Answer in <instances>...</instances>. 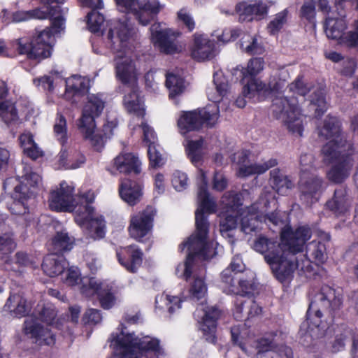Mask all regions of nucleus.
I'll return each instance as SVG.
<instances>
[{"mask_svg": "<svg viewBox=\"0 0 358 358\" xmlns=\"http://www.w3.org/2000/svg\"><path fill=\"white\" fill-rule=\"evenodd\" d=\"M264 67V61L262 58L255 57L249 60L247 67L242 68L243 75V94L245 97L254 101H263L270 94V87L264 83L261 80L256 78Z\"/></svg>", "mask_w": 358, "mask_h": 358, "instance_id": "2eb2a0df", "label": "nucleus"}, {"mask_svg": "<svg viewBox=\"0 0 358 358\" xmlns=\"http://www.w3.org/2000/svg\"><path fill=\"white\" fill-rule=\"evenodd\" d=\"M310 237V229L307 227H300L292 231L289 226H285L280 233V243L260 236L255 241L253 249L264 255L275 278L283 282L294 268L290 260L285 259L287 249L298 251L304 241Z\"/></svg>", "mask_w": 358, "mask_h": 358, "instance_id": "7ed1b4c3", "label": "nucleus"}, {"mask_svg": "<svg viewBox=\"0 0 358 358\" xmlns=\"http://www.w3.org/2000/svg\"><path fill=\"white\" fill-rule=\"evenodd\" d=\"M158 145H150L148 147V155L150 159V164L152 167H160L165 163V159L157 148Z\"/></svg>", "mask_w": 358, "mask_h": 358, "instance_id": "bf43d9fd", "label": "nucleus"}, {"mask_svg": "<svg viewBox=\"0 0 358 358\" xmlns=\"http://www.w3.org/2000/svg\"><path fill=\"white\" fill-rule=\"evenodd\" d=\"M84 278H94L93 277H83L80 278V272L77 267H70L67 270L66 277L64 280L66 284L69 286L78 285L79 289L81 292V287L83 285V280Z\"/></svg>", "mask_w": 358, "mask_h": 358, "instance_id": "680f3d73", "label": "nucleus"}, {"mask_svg": "<svg viewBox=\"0 0 358 358\" xmlns=\"http://www.w3.org/2000/svg\"><path fill=\"white\" fill-rule=\"evenodd\" d=\"M110 346L113 348L112 358H168L159 341L148 336L137 337L130 333L122 324L110 338Z\"/></svg>", "mask_w": 358, "mask_h": 358, "instance_id": "39448f33", "label": "nucleus"}, {"mask_svg": "<svg viewBox=\"0 0 358 358\" xmlns=\"http://www.w3.org/2000/svg\"><path fill=\"white\" fill-rule=\"evenodd\" d=\"M150 31L151 42L161 52L173 55L185 49V45L177 40L181 33L166 27L164 23H153L150 27Z\"/></svg>", "mask_w": 358, "mask_h": 358, "instance_id": "6ab92c4d", "label": "nucleus"}, {"mask_svg": "<svg viewBox=\"0 0 358 358\" xmlns=\"http://www.w3.org/2000/svg\"><path fill=\"white\" fill-rule=\"evenodd\" d=\"M114 167L120 173L138 174L141 171V162L131 152H122L113 161Z\"/></svg>", "mask_w": 358, "mask_h": 358, "instance_id": "2f4dec72", "label": "nucleus"}, {"mask_svg": "<svg viewBox=\"0 0 358 358\" xmlns=\"http://www.w3.org/2000/svg\"><path fill=\"white\" fill-rule=\"evenodd\" d=\"M0 117L10 127L18 125L22 122L18 105L16 106L10 101L0 103Z\"/></svg>", "mask_w": 358, "mask_h": 358, "instance_id": "37998d69", "label": "nucleus"}, {"mask_svg": "<svg viewBox=\"0 0 358 358\" xmlns=\"http://www.w3.org/2000/svg\"><path fill=\"white\" fill-rule=\"evenodd\" d=\"M104 95L103 94H90L85 103L82 115L78 120V127L85 139L92 144L101 141L102 136L96 128L95 119L100 116L105 108Z\"/></svg>", "mask_w": 358, "mask_h": 358, "instance_id": "f8f14e48", "label": "nucleus"}, {"mask_svg": "<svg viewBox=\"0 0 358 358\" xmlns=\"http://www.w3.org/2000/svg\"><path fill=\"white\" fill-rule=\"evenodd\" d=\"M270 183L272 188L280 194H285L293 187L292 182L284 176L278 169H273L270 172Z\"/></svg>", "mask_w": 358, "mask_h": 358, "instance_id": "09e8293b", "label": "nucleus"}, {"mask_svg": "<svg viewBox=\"0 0 358 358\" xmlns=\"http://www.w3.org/2000/svg\"><path fill=\"white\" fill-rule=\"evenodd\" d=\"M155 214V209L148 206L143 210L131 215L128 228L131 237L140 242L148 238L153 227Z\"/></svg>", "mask_w": 358, "mask_h": 358, "instance_id": "4be33fe9", "label": "nucleus"}, {"mask_svg": "<svg viewBox=\"0 0 358 358\" xmlns=\"http://www.w3.org/2000/svg\"><path fill=\"white\" fill-rule=\"evenodd\" d=\"M64 28V19L61 16L54 17L50 28L41 31L31 41L27 38H19L13 41L12 45L19 54L26 55L31 59L41 60L50 56L55 35Z\"/></svg>", "mask_w": 358, "mask_h": 358, "instance_id": "0eeeda50", "label": "nucleus"}, {"mask_svg": "<svg viewBox=\"0 0 358 358\" xmlns=\"http://www.w3.org/2000/svg\"><path fill=\"white\" fill-rule=\"evenodd\" d=\"M287 18V10L285 9L278 13L273 20L268 25V30L271 34L278 33L286 23Z\"/></svg>", "mask_w": 358, "mask_h": 358, "instance_id": "e2e57ef3", "label": "nucleus"}, {"mask_svg": "<svg viewBox=\"0 0 358 358\" xmlns=\"http://www.w3.org/2000/svg\"><path fill=\"white\" fill-rule=\"evenodd\" d=\"M184 146L187 157L192 164L196 166L202 160L204 155L203 139L202 138L186 139L184 142Z\"/></svg>", "mask_w": 358, "mask_h": 358, "instance_id": "a18cd8bd", "label": "nucleus"}, {"mask_svg": "<svg viewBox=\"0 0 358 358\" xmlns=\"http://www.w3.org/2000/svg\"><path fill=\"white\" fill-rule=\"evenodd\" d=\"M31 305L20 294H10L4 305V311L11 315L21 317L28 314L31 310Z\"/></svg>", "mask_w": 358, "mask_h": 358, "instance_id": "f704fd0d", "label": "nucleus"}, {"mask_svg": "<svg viewBox=\"0 0 358 358\" xmlns=\"http://www.w3.org/2000/svg\"><path fill=\"white\" fill-rule=\"evenodd\" d=\"M141 125L143 132V141L146 143L148 147L150 145L157 144V137L152 127L146 122L141 120Z\"/></svg>", "mask_w": 358, "mask_h": 358, "instance_id": "338daca9", "label": "nucleus"}, {"mask_svg": "<svg viewBox=\"0 0 358 358\" xmlns=\"http://www.w3.org/2000/svg\"><path fill=\"white\" fill-rule=\"evenodd\" d=\"M341 45L352 48L358 45V30L355 28L352 31L344 33L343 38L340 41Z\"/></svg>", "mask_w": 358, "mask_h": 358, "instance_id": "774afa93", "label": "nucleus"}, {"mask_svg": "<svg viewBox=\"0 0 358 358\" xmlns=\"http://www.w3.org/2000/svg\"><path fill=\"white\" fill-rule=\"evenodd\" d=\"M21 146L24 152L33 159L38 158L42 155L41 150L35 143L33 136L29 132H24L20 136Z\"/></svg>", "mask_w": 358, "mask_h": 358, "instance_id": "3c124183", "label": "nucleus"}, {"mask_svg": "<svg viewBox=\"0 0 358 358\" xmlns=\"http://www.w3.org/2000/svg\"><path fill=\"white\" fill-rule=\"evenodd\" d=\"M245 268L241 258L239 256L233 257L228 268L221 273L220 287L223 292L228 294L249 295L254 293L255 283L252 280L240 279L238 286L235 285V274L242 272Z\"/></svg>", "mask_w": 358, "mask_h": 358, "instance_id": "aec40b11", "label": "nucleus"}, {"mask_svg": "<svg viewBox=\"0 0 358 358\" xmlns=\"http://www.w3.org/2000/svg\"><path fill=\"white\" fill-rule=\"evenodd\" d=\"M133 34L134 28L130 24L113 20L108 22L105 42L107 48L115 55L117 78L131 86L135 85L139 75L129 45Z\"/></svg>", "mask_w": 358, "mask_h": 358, "instance_id": "20e7f679", "label": "nucleus"}, {"mask_svg": "<svg viewBox=\"0 0 358 358\" xmlns=\"http://www.w3.org/2000/svg\"><path fill=\"white\" fill-rule=\"evenodd\" d=\"M56 315L55 308L52 303H38L32 315L24 321V334L40 345H53L55 338L49 327L54 325Z\"/></svg>", "mask_w": 358, "mask_h": 358, "instance_id": "6e6552de", "label": "nucleus"}, {"mask_svg": "<svg viewBox=\"0 0 358 358\" xmlns=\"http://www.w3.org/2000/svg\"><path fill=\"white\" fill-rule=\"evenodd\" d=\"M16 243L13 234L6 226H0V257L4 258L5 262L9 259L8 255L15 248Z\"/></svg>", "mask_w": 358, "mask_h": 358, "instance_id": "49530a36", "label": "nucleus"}, {"mask_svg": "<svg viewBox=\"0 0 358 358\" xmlns=\"http://www.w3.org/2000/svg\"><path fill=\"white\" fill-rule=\"evenodd\" d=\"M220 315V311L215 307H208L201 303L197 307L194 317L199 324V328L203 331L206 339L209 342L215 341L216 320Z\"/></svg>", "mask_w": 358, "mask_h": 358, "instance_id": "b1692460", "label": "nucleus"}, {"mask_svg": "<svg viewBox=\"0 0 358 358\" xmlns=\"http://www.w3.org/2000/svg\"><path fill=\"white\" fill-rule=\"evenodd\" d=\"M289 77V71L284 67L279 69L278 71H275L273 74L268 85H267V87H270V85L271 84L270 94L272 91L279 90L281 88L283 83L286 81Z\"/></svg>", "mask_w": 358, "mask_h": 358, "instance_id": "4d7b16f0", "label": "nucleus"}, {"mask_svg": "<svg viewBox=\"0 0 358 358\" xmlns=\"http://www.w3.org/2000/svg\"><path fill=\"white\" fill-rule=\"evenodd\" d=\"M58 230L51 241L52 250L55 252L70 250L73 244V238L68 235L66 229L58 224Z\"/></svg>", "mask_w": 358, "mask_h": 358, "instance_id": "de8ad7c7", "label": "nucleus"}, {"mask_svg": "<svg viewBox=\"0 0 358 358\" xmlns=\"http://www.w3.org/2000/svg\"><path fill=\"white\" fill-rule=\"evenodd\" d=\"M177 20L190 31L195 28V22L187 8H182L177 12Z\"/></svg>", "mask_w": 358, "mask_h": 358, "instance_id": "69168bd1", "label": "nucleus"}, {"mask_svg": "<svg viewBox=\"0 0 358 358\" xmlns=\"http://www.w3.org/2000/svg\"><path fill=\"white\" fill-rule=\"evenodd\" d=\"M317 129L320 138L327 141L321 150L322 157L325 161L335 159L340 152L353 151V145L347 140L342 131L341 122L337 117L327 116Z\"/></svg>", "mask_w": 358, "mask_h": 358, "instance_id": "1a4fd4ad", "label": "nucleus"}, {"mask_svg": "<svg viewBox=\"0 0 358 358\" xmlns=\"http://www.w3.org/2000/svg\"><path fill=\"white\" fill-rule=\"evenodd\" d=\"M118 11L132 15L143 26L148 25L163 8L158 0H114Z\"/></svg>", "mask_w": 358, "mask_h": 358, "instance_id": "f3484780", "label": "nucleus"}, {"mask_svg": "<svg viewBox=\"0 0 358 358\" xmlns=\"http://www.w3.org/2000/svg\"><path fill=\"white\" fill-rule=\"evenodd\" d=\"M68 266L69 264L63 256L50 254L44 258L42 268L46 275L55 277L62 274Z\"/></svg>", "mask_w": 358, "mask_h": 358, "instance_id": "58836bf2", "label": "nucleus"}, {"mask_svg": "<svg viewBox=\"0 0 358 358\" xmlns=\"http://www.w3.org/2000/svg\"><path fill=\"white\" fill-rule=\"evenodd\" d=\"M73 192V186L65 181L62 182L59 187L51 192L49 207L56 211L73 212L75 218L76 208L86 204L85 195L89 191L78 195H74Z\"/></svg>", "mask_w": 358, "mask_h": 358, "instance_id": "a211bd4d", "label": "nucleus"}, {"mask_svg": "<svg viewBox=\"0 0 358 358\" xmlns=\"http://www.w3.org/2000/svg\"><path fill=\"white\" fill-rule=\"evenodd\" d=\"M20 177V184L14 188L13 194L15 200L11 208L15 214H24L27 212L29 203L34 199L38 191L42 187L41 176L27 164L22 166V173Z\"/></svg>", "mask_w": 358, "mask_h": 358, "instance_id": "9d476101", "label": "nucleus"}, {"mask_svg": "<svg viewBox=\"0 0 358 358\" xmlns=\"http://www.w3.org/2000/svg\"><path fill=\"white\" fill-rule=\"evenodd\" d=\"M94 198V192L89 190L85 195L86 204L76 208L74 220L87 236L100 240L106 235V226L103 216L96 213L91 205Z\"/></svg>", "mask_w": 358, "mask_h": 358, "instance_id": "9b49d317", "label": "nucleus"}, {"mask_svg": "<svg viewBox=\"0 0 358 358\" xmlns=\"http://www.w3.org/2000/svg\"><path fill=\"white\" fill-rule=\"evenodd\" d=\"M220 107L215 103L202 109L181 112L177 121L180 134L185 136L198 130L204 123L210 127L215 126L219 119Z\"/></svg>", "mask_w": 358, "mask_h": 358, "instance_id": "dca6fc26", "label": "nucleus"}, {"mask_svg": "<svg viewBox=\"0 0 358 358\" xmlns=\"http://www.w3.org/2000/svg\"><path fill=\"white\" fill-rule=\"evenodd\" d=\"M171 184L177 192L184 191L189 185L187 175L182 171H175L172 175Z\"/></svg>", "mask_w": 358, "mask_h": 358, "instance_id": "052dcab7", "label": "nucleus"}, {"mask_svg": "<svg viewBox=\"0 0 358 358\" xmlns=\"http://www.w3.org/2000/svg\"><path fill=\"white\" fill-rule=\"evenodd\" d=\"M308 240H306L303 243L301 249L298 251H292V250L287 249L285 254V259H288L294 265V268L292 273L287 275L285 280L290 278L296 269H299L304 273H309L313 270V264L311 261L307 258L305 255L299 254L303 251L304 245Z\"/></svg>", "mask_w": 358, "mask_h": 358, "instance_id": "e433bc0d", "label": "nucleus"}, {"mask_svg": "<svg viewBox=\"0 0 358 358\" xmlns=\"http://www.w3.org/2000/svg\"><path fill=\"white\" fill-rule=\"evenodd\" d=\"M249 152L241 150L236 152L232 160L238 165L237 176L245 178L252 175L265 173L270 168L276 165L275 159H271L266 162L251 164L248 161Z\"/></svg>", "mask_w": 358, "mask_h": 358, "instance_id": "5701e85b", "label": "nucleus"}, {"mask_svg": "<svg viewBox=\"0 0 358 358\" xmlns=\"http://www.w3.org/2000/svg\"><path fill=\"white\" fill-rule=\"evenodd\" d=\"M241 46L244 52L250 55H261L264 50L257 36L245 35L241 38Z\"/></svg>", "mask_w": 358, "mask_h": 358, "instance_id": "603ef678", "label": "nucleus"}, {"mask_svg": "<svg viewBox=\"0 0 358 358\" xmlns=\"http://www.w3.org/2000/svg\"><path fill=\"white\" fill-rule=\"evenodd\" d=\"M59 9V7L48 8L45 10L42 8H36L29 11H18L13 15V21L15 22H20L27 21L31 19L43 20L49 17L54 19L56 16V11Z\"/></svg>", "mask_w": 358, "mask_h": 358, "instance_id": "ea45409f", "label": "nucleus"}, {"mask_svg": "<svg viewBox=\"0 0 358 358\" xmlns=\"http://www.w3.org/2000/svg\"><path fill=\"white\" fill-rule=\"evenodd\" d=\"M33 84L38 88L41 87L44 91L52 93L59 90V87L64 85V77L61 73L52 71L48 74L34 78Z\"/></svg>", "mask_w": 358, "mask_h": 358, "instance_id": "c9c22d12", "label": "nucleus"}, {"mask_svg": "<svg viewBox=\"0 0 358 358\" xmlns=\"http://www.w3.org/2000/svg\"><path fill=\"white\" fill-rule=\"evenodd\" d=\"M82 282L81 294L85 297L97 295L103 308L110 309L120 302L113 282L97 278H84Z\"/></svg>", "mask_w": 358, "mask_h": 358, "instance_id": "412c9836", "label": "nucleus"}, {"mask_svg": "<svg viewBox=\"0 0 358 358\" xmlns=\"http://www.w3.org/2000/svg\"><path fill=\"white\" fill-rule=\"evenodd\" d=\"M275 204V195L272 191L264 189L262 192L259 203H255L250 208H241L240 198L238 194L231 192H226L221 199L223 206L220 216V231L224 238L233 242L234 231L238 226L237 217H241V228L245 234L255 231L262 222H271L274 225L282 223L278 213H273L268 215H263L270 203Z\"/></svg>", "mask_w": 358, "mask_h": 358, "instance_id": "f03ea898", "label": "nucleus"}, {"mask_svg": "<svg viewBox=\"0 0 358 358\" xmlns=\"http://www.w3.org/2000/svg\"><path fill=\"white\" fill-rule=\"evenodd\" d=\"M116 255L119 263L129 272L135 273L142 264L143 252L136 245L120 248Z\"/></svg>", "mask_w": 358, "mask_h": 358, "instance_id": "7c9ffc66", "label": "nucleus"}, {"mask_svg": "<svg viewBox=\"0 0 358 358\" xmlns=\"http://www.w3.org/2000/svg\"><path fill=\"white\" fill-rule=\"evenodd\" d=\"M310 256L317 265L323 264L327 259L326 246L321 242L313 241L308 248Z\"/></svg>", "mask_w": 358, "mask_h": 358, "instance_id": "6e6d98bb", "label": "nucleus"}, {"mask_svg": "<svg viewBox=\"0 0 358 358\" xmlns=\"http://www.w3.org/2000/svg\"><path fill=\"white\" fill-rule=\"evenodd\" d=\"M215 44L213 41L203 34L196 33L193 35L191 46V56L199 62H203L213 58Z\"/></svg>", "mask_w": 358, "mask_h": 358, "instance_id": "c756f323", "label": "nucleus"}, {"mask_svg": "<svg viewBox=\"0 0 358 358\" xmlns=\"http://www.w3.org/2000/svg\"><path fill=\"white\" fill-rule=\"evenodd\" d=\"M104 22V17L98 11L93 10L87 15V24L92 32H98Z\"/></svg>", "mask_w": 358, "mask_h": 358, "instance_id": "0e129e2a", "label": "nucleus"}, {"mask_svg": "<svg viewBox=\"0 0 358 358\" xmlns=\"http://www.w3.org/2000/svg\"><path fill=\"white\" fill-rule=\"evenodd\" d=\"M166 86L169 90L170 98L174 99L184 93L187 83L178 73L168 72L166 75Z\"/></svg>", "mask_w": 358, "mask_h": 358, "instance_id": "c03bdc74", "label": "nucleus"}, {"mask_svg": "<svg viewBox=\"0 0 358 358\" xmlns=\"http://www.w3.org/2000/svg\"><path fill=\"white\" fill-rule=\"evenodd\" d=\"M256 287H257V286L255 285V288ZM255 290H256V289ZM254 292H255V291H254ZM255 293H253L252 294H249L248 296H252ZM239 295H240V296L236 299V303H235V311L234 313V315L236 320H241L243 317L242 313H243V304H247L248 306H249V310L248 312V316L255 317V316H257V315H259L261 314L262 308L255 301H254L251 299H248L247 301H243L242 299L243 295H241V294H239ZM244 296H246V295L244 294Z\"/></svg>", "mask_w": 358, "mask_h": 358, "instance_id": "8fccbe9b", "label": "nucleus"}, {"mask_svg": "<svg viewBox=\"0 0 358 358\" xmlns=\"http://www.w3.org/2000/svg\"><path fill=\"white\" fill-rule=\"evenodd\" d=\"M229 84L222 71L213 75V85L207 90L208 99L214 103H220L229 92Z\"/></svg>", "mask_w": 358, "mask_h": 358, "instance_id": "473e14b6", "label": "nucleus"}, {"mask_svg": "<svg viewBox=\"0 0 358 358\" xmlns=\"http://www.w3.org/2000/svg\"><path fill=\"white\" fill-rule=\"evenodd\" d=\"M341 304L340 294L331 287L323 286L310 303L307 319L301 327V332L303 334L304 331L305 335L315 338L323 336L328 327L326 322L321 320V311H335Z\"/></svg>", "mask_w": 358, "mask_h": 358, "instance_id": "423d86ee", "label": "nucleus"}, {"mask_svg": "<svg viewBox=\"0 0 358 358\" xmlns=\"http://www.w3.org/2000/svg\"><path fill=\"white\" fill-rule=\"evenodd\" d=\"M323 180L315 173H303L299 180L300 198L309 205L319 199Z\"/></svg>", "mask_w": 358, "mask_h": 358, "instance_id": "bb28decb", "label": "nucleus"}, {"mask_svg": "<svg viewBox=\"0 0 358 358\" xmlns=\"http://www.w3.org/2000/svg\"><path fill=\"white\" fill-rule=\"evenodd\" d=\"M354 3L346 4L343 8H340L335 3V8L337 11V16L334 13L326 17L324 23V31L327 36L332 40L337 41L340 43V41L343 36L345 31L348 25L345 20V10Z\"/></svg>", "mask_w": 358, "mask_h": 358, "instance_id": "cd10ccee", "label": "nucleus"}, {"mask_svg": "<svg viewBox=\"0 0 358 358\" xmlns=\"http://www.w3.org/2000/svg\"><path fill=\"white\" fill-rule=\"evenodd\" d=\"M278 338H263L257 341V352L254 358H292V350L278 344Z\"/></svg>", "mask_w": 358, "mask_h": 358, "instance_id": "c85d7f7f", "label": "nucleus"}, {"mask_svg": "<svg viewBox=\"0 0 358 358\" xmlns=\"http://www.w3.org/2000/svg\"><path fill=\"white\" fill-rule=\"evenodd\" d=\"M133 87L131 91L124 97V106L129 113H133L137 118H143L145 113L143 101L137 89Z\"/></svg>", "mask_w": 358, "mask_h": 358, "instance_id": "a19ab883", "label": "nucleus"}, {"mask_svg": "<svg viewBox=\"0 0 358 358\" xmlns=\"http://www.w3.org/2000/svg\"><path fill=\"white\" fill-rule=\"evenodd\" d=\"M308 107L310 112L314 111L316 117L321 116L327 110V103L322 90L315 92L311 95Z\"/></svg>", "mask_w": 358, "mask_h": 358, "instance_id": "5fc2aeb1", "label": "nucleus"}, {"mask_svg": "<svg viewBox=\"0 0 358 358\" xmlns=\"http://www.w3.org/2000/svg\"><path fill=\"white\" fill-rule=\"evenodd\" d=\"M327 207L336 215L346 213L350 207L346 190L343 187L336 189L333 199L327 202Z\"/></svg>", "mask_w": 358, "mask_h": 358, "instance_id": "79ce46f5", "label": "nucleus"}, {"mask_svg": "<svg viewBox=\"0 0 358 358\" xmlns=\"http://www.w3.org/2000/svg\"><path fill=\"white\" fill-rule=\"evenodd\" d=\"M268 6L262 0H247L238 2L234 10V13L241 22H251L261 20L268 13Z\"/></svg>", "mask_w": 358, "mask_h": 358, "instance_id": "393cba45", "label": "nucleus"}, {"mask_svg": "<svg viewBox=\"0 0 358 358\" xmlns=\"http://www.w3.org/2000/svg\"><path fill=\"white\" fill-rule=\"evenodd\" d=\"M198 180L199 206L195 212L196 229L180 245L179 250L186 251L187 259L184 264H178L176 268V274L188 282V296L194 301L203 299L208 291L205 268L197 271L196 263L198 260H207L215 256L217 245L208 237L209 223L205 214L215 213L216 203L208 194V178L203 169L199 170Z\"/></svg>", "mask_w": 358, "mask_h": 358, "instance_id": "f257e3e1", "label": "nucleus"}, {"mask_svg": "<svg viewBox=\"0 0 358 358\" xmlns=\"http://www.w3.org/2000/svg\"><path fill=\"white\" fill-rule=\"evenodd\" d=\"M180 299L176 296L164 293L155 299L156 308L159 309L167 308L170 313L180 308Z\"/></svg>", "mask_w": 358, "mask_h": 358, "instance_id": "864d4df0", "label": "nucleus"}, {"mask_svg": "<svg viewBox=\"0 0 358 358\" xmlns=\"http://www.w3.org/2000/svg\"><path fill=\"white\" fill-rule=\"evenodd\" d=\"M53 130L56 138L62 145L57 156L56 168L76 169L80 167L85 163V158L75 145L68 143L66 120L60 113H57Z\"/></svg>", "mask_w": 358, "mask_h": 358, "instance_id": "ddd939ff", "label": "nucleus"}, {"mask_svg": "<svg viewBox=\"0 0 358 358\" xmlns=\"http://www.w3.org/2000/svg\"><path fill=\"white\" fill-rule=\"evenodd\" d=\"M119 194L124 201L129 206H134L141 199L142 187L135 181L124 180L120 185Z\"/></svg>", "mask_w": 358, "mask_h": 358, "instance_id": "72a5a7b5", "label": "nucleus"}, {"mask_svg": "<svg viewBox=\"0 0 358 358\" xmlns=\"http://www.w3.org/2000/svg\"><path fill=\"white\" fill-rule=\"evenodd\" d=\"M64 84L66 86L64 94L65 99L73 102L75 100L73 99L75 96L80 95L87 89L89 80L80 76H73L66 80L64 79Z\"/></svg>", "mask_w": 358, "mask_h": 358, "instance_id": "4c0bfd02", "label": "nucleus"}, {"mask_svg": "<svg viewBox=\"0 0 358 358\" xmlns=\"http://www.w3.org/2000/svg\"><path fill=\"white\" fill-rule=\"evenodd\" d=\"M273 116L280 120L287 130L296 136H301L303 131V115L295 97L277 96L273 100Z\"/></svg>", "mask_w": 358, "mask_h": 358, "instance_id": "4468645a", "label": "nucleus"}, {"mask_svg": "<svg viewBox=\"0 0 358 358\" xmlns=\"http://www.w3.org/2000/svg\"><path fill=\"white\" fill-rule=\"evenodd\" d=\"M352 151L340 152L335 159L331 162L325 161L324 164H331V169L327 173V178L335 183L342 182L350 175V171L352 166V159L350 157Z\"/></svg>", "mask_w": 358, "mask_h": 358, "instance_id": "a878e982", "label": "nucleus"}, {"mask_svg": "<svg viewBox=\"0 0 358 358\" xmlns=\"http://www.w3.org/2000/svg\"><path fill=\"white\" fill-rule=\"evenodd\" d=\"M240 30L231 28H224L222 30H215L212 36L215 37L217 41L222 43H227L234 41L239 35Z\"/></svg>", "mask_w": 358, "mask_h": 358, "instance_id": "13d9d810", "label": "nucleus"}]
</instances>
